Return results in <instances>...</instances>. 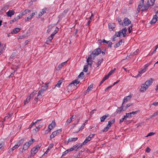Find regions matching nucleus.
<instances>
[{
	"mask_svg": "<svg viewBox=\"0 0 158 158\" xmlns=\"http://www.w3.org/2000/svg\"><path fill=\"white\" fill-rule=\"evenodd\" d=\"M154 81L152 78H150L149 80L147 81L141 85V87L140 89V91L141 92H144L148 89L153 82Z\"/></svg>",
	"mask_w": 158,
	"mask_h": 158,
	"instance_id": "obj_1",
	"label": "nucleus"
},
{
	"mask_svg": "<svg viewBox=\"0 0 158 158\" xmlns=\"http://www.w3.org/2000/svg\"><path fill=\"white\" fill-rule=\"evenodd\" d=\"M35 139H32L31 140H29L25 143L23 145L22 152H23V150L25 151L27 150L30 146L35 142Z\"/></svg>",
	"mask_w": 158,
	"mask_h": 158,
	"instance_id": "obj_2",
	"label": "nucleus"
},
{
	"mask_svg": "<svg viewBox=\"0 0 158 158\" xmlns=\"http://www.w3.org/2000/svg\"><path fill=\"white\" fill-rule=\"evenodd\" d=\"M42 144L39 143L36 145L35 147L33 148L31 150V153L33 154H35L41 147Z\"/></svg>",
	"mask_w": 158,
	"mask_h": 158,
	"instance_id": "obj_3",
	"label": "nucleus"
},
{
	"mask_svg": "<svg viewBox=\"0 0 158 158\" xmlns=\"http://www.w3.org/2000/svg\"><path fill=\"white\" fill-rule=\"evenodd\" d=\"M95 56H94L91 54L88 56V58L87 59V62L88 63V64L91 66L92 64V61L94 59Z\"/></svg>",
	"mask_w": 158,
	"mask_h": 158,
	"instance_id": "obj_4",
	"label": "nucleus"
},
{
	"mask_svg": "<svg viewBox=\"0 0 158 158\" xmlns=\"http://www.w3.org/2000/svg\"><path fill=\"white\" fill-rule=\"evenodd\" d=\"M62 131V129H60L59 130L53 132L52 134L50 136L51 139L55 137L58 134H59L60 132H61Z\"/></svg>",
	"mask_w": 158,
	"mask_h": 158,
	"instance_id": "obj_5",
	"label": "nucleus"
},
{
	"mask_svg": "<svg viewBox=\"0 0 158 158\" xmlns=\"http://www.w3.org/2000/svg\"><path fill=\"white\" fill-rule=\"evenodd\" d=\"M101 52V49L100 48H98L95 49L94 51H93L91 53V54L94 56H97Z\"/></svg>",
	"mask_w": 158,
	"mask_h": 158,
	"instance_id": "obj_6",
	"label": "nucleus"
},
{
	"mask_svg": "<svg viewBox=\"0 0 158 158\" xmlns=\"http://www.w3.org/2000/svg\"><path fill=\"white\" fill-rule=\"evenodd\" d=\"M151 6L150 5V2L149 0L147 1V2L143 6L142 9L141 10L142 12L146 10L147 11L149 7Z\"/></svg>",
	"mask_w": 158,
	"mask_h": 158,
	"instance_id": "obj_7",
	"label": "nucleus"
},
{
	"mask_svg": "<svg viewBox=\"0 0 158 158\" xmlns=\"http://www.w3.org/2000/svg\"><path fill=\"white\" fill-rule=\"evenodd\" d=\"M131 22L129 19L127 18H124L123 20V26H128L129 25Z\"/></svg>",
	"mask_w": 158,
	"mask_h": 158,
	"instance_id": "obj_8",
	"label": "nucleus"
},
{
	"mask_svg": "<svg viewBox=\"0 0 158 158\" xmlns=\"http://www.w3.org/2000/svg\"><path fill=\"white\" fill-rule=\"evenodd\" d=\"M68 61V60L66 61L62 62L59 64L56 69V70L57 71H59L60 70L63 66H64L66 64Z\"/></svg>",
	"mask_w": 158,
	"mask_h": 158,
	"instance_id": "obj_9",
	"label": "nucleus"
},
{
	"mask_svg": "<svg viewBox=\"0 0 158 158\" xmlns=\"http://www.w3.org/2000/svg\"><path fill=\"white\" fill-rule=\"evenodd\" d=\"M108 26L110 31H113L116 27L115 23H109L108 24Z\"/></svg>",
	"mask_w": 158,
	"mask_h": 158,
	"instance_id": "obj_10",
	"label": "nucleus"
},
{
	"mask_svg": "<svg viewBox=\"0 0 158 158\" xmlns=\"http://www.w3.org/2000/svg\"><path fill=\"white\" fill-rule=\"evenodd\" d=\"M124 106H123V105H122V106L118 108V109L116 110L115 113L117 114H119L122 111H124Z\"/></svg>",
	"mask_w": 158,
	"mask_h": 158,
	"instance_id": "obj_11",
	"label": "nucleus"
},
{
	"mask_svg": "<svg viewBox=\"0 0 158 158\" xmlns=\"http://www.w3.org/2000/svg\"><path fill=\"white\" fill-rule=\"evenodd\" d=\"M56 126V124L54 121H52L51 124L49 125L48 127L50 130H51L53 128L55 127Z\"/></svg>",
	"mask_w": 158,
	"mask_h": 158,
	"instance_id": "obj_12",
	"label": "nucleus"
},
{
	"mask_svg": "<svg viewBox=\"0 0 158 158\" xmlns=\"http://www.w3.org/2000/svg\"><path fill=\"white\" fill-rule=\"evenodd\" d=\"M15 13V11L13 10H9L7 12H6V14L9 17H11L12 15H14Z\"/></svg>",
	"mask_w": 158,
	"mask_h": 158,
	"instance_id": "obj_13",
	"label": "nucleus"
},
{
	"mask_svg": "<svg viewBox=\"0 0 158 158\" xmlns=\"http://www.w3.org/2000/svg\"><path fill=\"white\" fill-rule=\"evenodd\" d=\"M13 113L12 112H10L7 115L5 116L4 119V121H6L9 118H10L13 115Z\"/></svg>",
	"mask_w": 158,
	"mask_h": 158,
	"instance_id": "obj_14",
	"label": "nucleus"
},
{
	"mask_svg": "<svg viewBox=\"0 0 158 158\" xmlns=\"http://www.w3.org/2000/svg\"><path fill=\"white\" fill-rule=\"evenodd\" d=\"M147 71V70L145 69L144 68L141 69L139 72L138 74L135 77V78H137L139 77H140L141 75V74L143 73L146 72Z\"/></svg>",
	"mask_w": 158,
	"mask_h": 158,
	"instance_id": "obj_15",
	"label": "nucleus"
},
{
	"mask_svg": "<svg viewBox=\"0 0 158 158\" xmlns=\"http://www.w3.org/2000/svg\"><path fill=\"white\" fill-rule=\"evenodd\" d=\"M124 40L123 39L121 40L118 42L117 43L114 45V47L115 48H117L122 44L123 43H124Z\"/></svg>",
	"mask_w": 158,
	"mask_h": 158,
	"instance_id": "obj_16",
	"label": "nucleus"
},
{
	"mask_svg": "<svg viewBox=\"0 0 158 158\" xmlns=\"http://www.w3.org/2000/svg\"><path fill=\"white\" fill-rule=\"evenodd\" d=\"M131 98V96L129 95L126 97H125L123 99V102L122 105H123V104L125 103H126L127 101L130 100Z\"/></svg>",
	"mask_w": 158,
	"mask_h": 158,
	"instance_id": "obj_17",
	"label": "nucleus"
},
{
	"mask_svg": "<svg viewBox=\"0 0 158 158\" xmlns=\"http://www.w3.org/2000/svg\"><path fill=\"white\" fill-rule=\"evenodd\" d=\"M144 0H140V3L137 7V9L138 10H140V9L142 7L144 3Z\"/></svg>",
	"mask_w": 158,
	"mask_h": 158,
	"instance_id": "obj_18",
	"label": "nucleus"
},
{
	"mask_svg": "<svg viewBox=\"0 0 158 158\" xmlns=\"http://www.w3.org/2000/svg\"><path fill=\"white\" fill-rule=\"evenodd\" d=\"M20 29L19 28H16L14 29H13L11 31V34H16L17 33L19 32L20 30Z\"/></svg>",
	"mask_w": 158,
	"mask_h": 158,
	"instance_id": "obj_19",
	"label": "nucleus"
},
{
	"mask_svg": "<svg viewBox=\"0 0 158 158\" xmlns=\"http://www.w3.org/2000/svg\"><path fill=\"white\" fill-rule=\"evenodd\" d=\"M120 31L121 32V34H123V37H125L126 36V33L127 31V29L126 27L123 28Z\"/></svg>",
	"mask_w": 158,
	"mask_h": 158,
	"instance_id": "obj_20",
	"label": "nucleus"
},
{
	"mask_svg": "<svg viewBox=\"0 0 158 158\" xmlns=\"http://www.w3.org/2000/svg\"><path fill=\"white\" fill-rule=\"evenodd\" d=\"M109 117V115L108 114L106 115H103L100 118V121L101 122H103L105 121V120L106 119L107 117Z\"/></svg>",
	"mask_w": 158,
	"mask_h": 158,
	"instance_id": "obj_21",
	"label": "nucleus"
},
{
	"mask_svg": "<svg viewBox=\"0 0 158 158\" xmlns=\"http://www.w3.org/2000/svg\"><path fill=\"white\" fill-rule=\"evenodd\" d=\"M68 10H65L59 16L62 18L64 17L68 13Z\"/></svg>",
	"mask_w": 158,
	"mask_h": 158,
	"instance_id": "obj_22",
	"label": "nucleus"
},
{
	"mask_svg": "<svg viewBox=\"0 0 158 158\" xmlns=\"http://www.w3.org/2000/svg\"><path fill=\"white\" fill-rule=\"evenodd\" d=\"M6 48V45L4 44H2L0 42V51H4Z\"/></svg>",
	"mask_w": 158,
	"mask_h": 158,
	"instance_id": "obj_23",
	"label": "nucleus"
},
{
	"mask_svg": "<svg viewBox=\"0 0 158 158\" xmlns=\"http://www.w3.org/2000/svg\"><path fill=\"white\" fill-rule=\"evenodd\" d=\"M46 8H44L42 10V11H40L39 14V17H40L41 16L43 15L45 13H46Z\"/></svg>",
	"mask_w": 158,
	"mask_h": 158,
	"instance_id": "obj_24",
	"label": "nucleus"
},
{
	"mask_svg": "<svg viewBox=\"0 0 158 158\" xmlns=\"http://www.w3.org/2000/svg\"><path fill=\"white\" fill-rule=\"evenodd\" d=\"M115 122V119H114L111 121H108V124L107 125L110 127L111 125L114 124Z\"/></svg>",
	"mask_w": 158,
	"mask_h": 158,
	"instance_id": "obj_25",
	"label": "nucleus"
},
{
	"mask_svg": "<svg viewBox=\"0 0 158 158\" xmlns=\"http://www.w3.org/2000/svg\"><path fill=\"white\" fill-rule=\"evenodd\" d=\"M121 35V32L119 31L116 32H115V34L114 35V37H115V38L119 37Z\"/></svg>",
	"mask_w": 158,
	"mask_h": 158,
	"instance_id": "obj_26",
	"label": "nucleus"
},
{
	"mask_svg": "<svg viewBox=\"0 0 158 158\" xmlns=\"http://www.w3.org/2000/svg\"><path fill=\"white\" fill-rule=\"evenodd\" d=\"M79 81H78L77 79H76L74 81H73L70 84V85L73 84L74 85L76 86L77 84L79 83Z\"/></svg>",
	"mask_w": 158,
	"mask_h": 158,
	"instance_id": "obj_27",
	"label": "nucleus"
},
{
	"mask_svg": "<svg viewBox=\"0 0 158 158\" xmlns=\"http://www.w3.org/2000/svg\"><path fill=\"white\" fill-rule=\"evenodd\" d=\"M24 141V140L23 139H21L17 142L16 144L19 147L21 144L23 143Z\"/></svg>",
	"mask_w": 158,
	"mask_h": 158,
	"instance_id": "obj_28",
	"label": "nucleus"
},
{
	"mask_svg": "<svg viewBox=\"0 0 158 158\" xmlns=\"http://www.w3.org/2000/svg\"><path fill=\"white\" fill-rule=\"evenodd\" d=\"M103 61V59L102 58H101L98 60L97 63L96 64L97 65V67L100 65L101 64L102 62Z\"/></svg>",
	"mask_w": 158,
	"mask_h": 158,
	"instance_id": "obj_29",
	"label": "nucleus"
},
{
	"mask_svg": "<svg viewBox=\"0 0 158 158\" xmlns=\"http://www.w3.org/2000/svg\"><path fill=\"white\" fill-rule=\"evenodd\" d=\"M157 18L154 16H153V18L151 20L150 23L152 24V23H155L157 21Z\"/></svg>",
	"mask_w": 158,
	"mask_h": 158,
	"instance_id": "obj_30",
	"label": "nucleus"
},
{
	"mask_svg": "<svg viewBox=\"0 0 158 158\" xmlns=\"http://www.w3.org/2000/svg\"><path fill=\"white\" fill-rule=\"evenodd\" d=\"M78 138L77 137L70 138L68 139V142H71L72 141H75Z\"/></svg>",
	"mask_w": 158,
	"mask_h": 158,
	"instance_id": "obj_31",
	"label": "nucleus"
},
{
	"mask_svg": "<svg viewBox=\"0 0 158 158\" xmlns=\"http://www.w3.org/2000/svg\"><path fill=\"white\" fill-rule=\"evenodd\" d=\"M91 139H90V138L89 137H87L86 138L84 142L83 143V144L85 145Z\"/></svg>",
	"mask_w": 158,
	"mask_h": 158,
	"instance_id": "obj_32",
	"label": "nucleus"
},
{
	"mask_svg": "<svg viewBox=\"0 0 158 158\" xmlns=\"http://www.w3.org/2000/svg\"><path fill=\"white\" fill-rule=\"evenodd\" d=\"M49 84V83H47L46 84L42 86L41 89H43L44 90H46L48 88V85Z\"/></svg>",
	"mask_w": 158,
	"mask_h": 158,
	"instance_id": "obj_33",
	"label": "nucleus"
},
{
	"mask_svg": "<svg viewBox=\"0 0 158 158\" xmlns=\"http://www.w3.org/2000/svg\"><path fill=\"white\" fill-rule=\"evenodd\" d=\"M18 17H15L14 19L10 21V23L12 24L13 23L15 22L16 21L19 19V18H18Z\"/></svg>",
	"mask_w": 158,
	"mask_h": 158,
	"instance_id": "obj_34",
	"label": "nucleus"
},
{
	"mask_svg": "<svg viewBox=\"0 0 158 158\" xmlns=\"http://www.w3.org/2000/svg\"><path fill=\"white\" fill-rule=\"evenodd\" d=\"M31 98L29 96L27 97L26 99L24 101V104L26 105L30 101Z\"/></svg>",
	"mask_w": 158,
	"mask_h": 158,
	"instance_id": "obj_35",
	"label": "nucleus"
},
{
	"mask_svg": "<svg viewBox=\"0 0 158 158\" xmlns=\"http://www.w3.org/2000/svg\"><path fill=\"white\" fill-rule=\"evenodd\" d=\"M132 117L133 116L131 112L126 113V115L125 116V117H126V118H130Z\"/></svg>",
	"mask_w": 158,
	"mask_h": 158,
	"instance_id": "obj_36",
	"label": "nucleus"
},
{
	"mask_svg": "<svg viewBox=\"0 0 158 158\" xmlns=\"http://www.w3.org/2000/svg\"><path fill=\"white\" fill-rule=\"evenodd\" d=\"M19 147V146L16 144L12 148L9 150V151L12 152L15 149L18 148Z\"/></svg>",
	"mask_w": 158,
	"mask_h": 158,
	"instance_id": "obj_37",
	"label": "nucleus"
},
{
	"mask_svg": "<svg viewBox=\"0 0 158 158\" xmlns=\"http://www.w3.org/2000/svg\"><path fill=\"white\" fill-rule=\"evenodd\" d=\"M45 90L43 89H41L39 91L38 93V96H39L40 97L42 96V94H43Z\"/></svg>",
	"mask_w": 158,
	"mask_h": 158,
	"instance_id": "obj_38",
	"label": "nucleus"
},
{
	"mask_svg": "<svg viewBox=\"0 0 158 158\" xmlns=\"http://www.w3.org/2000/svg\"><path fill=\"white\" fill-rule=\"evenodd\" d=\"M53 28V26L52 25H49L48 27V29L47 30V32L48 33L51 31L52 30Z\"/></svg>",
	"mask_w": 158,
	"mask_h": 158,
	"instance_id": "obj_39",
	"label": "nucleus"
},
{
	"mask_svg": "<svg viewBox=\"0 0 158 158\" xmlns=\"http://www.w3.org/2000/svg\"><path fill=\"white\" fill-rule=\"evenodd\" d=\"M88 69V65H84V69L83 71L85 73L87 72Z\"/></svg>",
	"mask_w": 158,
	"mask_h": 158,
	"instance_id": "obj_40",
	"label": "nucleus"
},
{
	"mask_svg": "<svg viewBox=\"0 0 158 158\" xmlns=\"http://www.w3.org/2000/svg\"><path fill=\"white\" fill-rule=\"evenodd\" d=\"M59 30L58 28L56 27L55 28V30L54 31V32L52 33L51 34L52 36H54V35L58 32Z\"/></svg>",
	"mask_w": 158,
	"mask_h": 158,
	"instance_id": "obj_41",
	"label": "nucleus"
},
{
	"mask_svg": "<svg viewBox=\"0 0 158 158\" xmlns=\"http://www.w3.org/2000/svg\"><path fill=\"white\" fill-rule=\"evenodd\" d=\"M132 105V103H129V104H127L125 106H124V110L125 111L126 110L127 108H128L130 106H131Z\"/></svg>",
	"mask_w": 158,
	"mask_h": 158,
	"instance_id": "obj_42",
	"label": "nucleus"
},
{
	"mask_svg": "<svg viewBox=\"0 0 158 158\" xmlns=\"http://www.w3.org/2000/svg\"><path fill=\"white\" fill-rule=\"evenodd\" d=\"M118 21L119 24L120 25H122L123 26V22H122V20L120 18H118Z\"/></svg>",
	"mask_w": 158,
	"mask_h": 158,
	"instance_id": "obj_43",
	"label": "nucleus"
},
{
	"mask_svg": "<svg viewBox=\"0 0 158 158\" xmlns=\"http://www.w3.org/2000/svg\"><path fill=\"white\" fill-rule=\"evenodd\" d=\"M158 115V110L154 112L153 114L151 116V118H152L154 117L157 115Z\"/></svg>",
	"mask_w": 158,
	"mask_h": 158,
	"instance_id": "obj_44",
	"label": "nucleus"
},
{
	"mask_svg": "<svg viewBox=\"0 0 158 158\" xmlns=\"http://www.w3.org/2000/svg\"><path fill=\"white\" fill-rule=\"evenodd\" d=\"M76 145H77V148L78 149L81 148L83 145H85L84 144H83V143L81 144L77 143Z\"/></svg>",
	"mask_w": 158,
	"mask_h": 158,
	"instance_id": "obj_45",
	"label": "nucleus"
},
{
	"mask_svg": "<svg viewBox=\"0 0 158 158\" xmlns=\"http://www.w3.org/2000/svg\"><path fill=\"white\" fill-rule=\"evenodd\" d=\"M32 18V17L31 16H30V15L28 16L25 19V22H27V21H28V20H30Z\"/></svg>",
	"mask_w": 158,
	"mask_h": 158,
	"instance_id": "obj_46",
	"label": "nucleus"
},
{
	"mask_svg": "<svg viewBox=\"0 0 158 158\" xmlns=\"http://www.w3.org/2000/svg\"><path fill=\"white\" fill-rule=\"evenodd\" d=\"M5 145V142H2L0 143V149H2L3 148V147Z\"/></svg>",
	"mask_w": 158,
	"mask_h": 158,
	"instance_id": "obj_47",
	"label": "nucleus"
},
{
	"mask_svg": "<svg viewBox=\"0 0 158 158\" xmlns=\"http://www.w3.org/2000/svg\"><path fill=\"white\" fill-rule=\"evenodd\" d=\"M62 83V81H60V80L58 82L57 84L55 85V86L56 87V86L60 87V85H61Z\"/></svg>",
	"mask_w": 158,
	"mask_h": 158,
	"instance_id": "obj_48",
	"label": "nucleus"
},
{
	"mask_svg": "<svg viewBox=\"0 0 158 158\" xmlns=\"http://www.w3.org/2000/svg\"><path fill=\"white\" fill-rule=\"evenodd\" d=\"M110 128V127H109L108 125H107V127H105L104 128V130H103V132H105V131L106 132V131H107Z\"/></svg>",
	"mask_w": 158,
	"mask_h": 158,
	"instance_id": "obj_49",
	"label": "nucleus"
},
{
	"mask_svg": "<svg viewBox=\"0 0 158 158\" xmlns=\"http://www.w3.org/2000/svg\"><path fill=\"white\" fill-rule=\"evenodd\" d=\"M72 120L71 119H69L67 120L66 123V125H68L71 122Z\"/></svg>",
	"mask_w": 158,
	"mask_h": 158,
	"instance_id": "obj_50",
	"label": "nucleus"
},
{
	"mask_svg": "<svg viewBox=\"0 0 158 158\" xmlns=\"http://www.w3.org/2000/svg\"><path fill=\"white\" fill-rule=\"evenodd\" d=\"M36 123L35 122H32V123L29 125V127L28 129H30L34 125H35Z\"/></svg>",
	"mask_w": 158,
	"mask_h": 158,
	"instance_id": "obj_51",
	"label": "nucleus"
},
{
	"mask_svg": "<svg viewBox=\"0 0 158 158\" xmlns=\"http://www.w3.org/2000/svg\"><path fill=\"white\" fill-rule=\"evenodd\" d=\"M92 89H93V85H91L88 87V88L87 90V91L89 92L90 90H91Z\"/></svg>",
	"mask_w": 158,
	"mask_h": 158,
	"instance_id": "obj_52",
	"label": "nucleus"
},
{
	"mask_svg": "<svg viewBox=\"0 0 158 158\" xmlns=\"http://www.w3.org/2000/svg\"><path fill=\"white\" fill-rule=\"evenodd\" d=\"M155 0H150V5L151 6H153L154 4Z\"/></svg>",
	"mask_w": 158,
	"mask_h": 158,
	"instance_id": "obj_53",
	"label": "nucleus"
},
{
	"mask_svg": "<svg viewBox=\"0 0 158 158\" xmlns=\"http://www.w3.org/2000/svg\"><path fill=\"white\" fill-rule=\"evenodd\" d=\"M150 65V63H148V64H145L144 66V68L145 69H146V70H147V69L148 67Z\"/></svg>",
	"mask_w": 158,
	"mask_h": 158,
	"instance_id": "obj_54",
	"label": "nucleus"
},
{
	"mask_svg": "<svg viewBox=\"0 0 158 158\" xmlns=\"http://www.w3.org/2000/svg\"><path fill=\"white\" fill-rule=\"evenodd\" d=\"M53 37H54V36H52V35H51L50 36H49L48 38V40H49L51 41V40H52V39H53Z\"/></svg>",
	"mask_w": 158,
	"mask_h": 158,
	"instance_id": "obj_55",
	"label": "nucleus"
},
{
	"mask_svg": "<svg viewBox=\"0 0 158 158\" xmlns=\"http://www.w3.org/2000/svg\"><path fill=\"white\" fill-rule=\"evenodd\" d=\"M35 94V93L33 92L29 96V97H30V98H32L33 97L34 95Z\"/></svg>",
	"mask_w": 158,
	"mask_h": 158,
	"instance_id": "obj_56",
	"label": "nucleus"
},
{
	"mask_svg": "<svg viewBox=\"0 0 158 158\" xmlns=\"http://www.w3.org/2000/svg\"><path fill=\"white\" fill-rule=\"evenodd\" d=\"M128 32L130 33L132 31V26L129 27L128 28Z\"/></svg>",
	"mask_w": 158,
	"mask_h": 158,
	"instance_id": "obj_57",
	"label": "nucleus"
},
{
	"mask_svg": "<svg viewBox=\"0 0 158 158\" xmlns=\"http://www.w3.org/2000/svg\"><path fill=\"white\" fill-rule=\"evenodd\" d=\"M53 146L54 144L53 143L49 145L48 148L51 150L53 148Z\"/></svg>",
	"mask_w": 158,
	"mask_h": 158,
	"instance_id": "obj_58",
	"label": "nucleus"
},
{
	"mask_svg": "<svg viewBox=\"0 0 158 158\" xmlns=\"http://www.w3.org/2000/svg\"><path fill=\"white\" fill-rule=\"evenodd\" d=\"M139 111V110L136 111H133L131 112L132 115L133 116L135 114H136Z\"/></svg>",
	"mask_w": 158,
	"mask_h": 158,
	"instance_id": "obj_59",
	"label": "nucleus"
},
{
	"mask_svg": "<svg viewBox=\"0 0 158 158\" xmlns=\"http://www.w3.org/2000/svg\"><path fill=\"white\" fill-rule=\"evenodd\" d=\"M151 150V149L149 148V147H147L145 151L147 153H149L150 152Z\"/></svg>",
	"mask_w": 158,
	"mask_h": 158,
	"instance_id": "obj_60",
	"label": "nucleus"
},
{
	"mask_svg": "<svg viewBox=\"0 0 158 158\" xmlns=\"http://www.w3.org/2000/svg\"><path fill=\"white\" fill-rule=\"evenodd\" d=\"M155 134V133L153 132H150L149 133H148V135L147 136L148 137L149 136H151Z\"/></svg>",
	"mask_w": 158,
	"mask_h": 158,
	"instance_id": "obj_61",
	"label": "nucleus"
},
{
	"mask_svg": "<svg viewBox=\"0 0 158 158\" xmlns=\"http://www.w3.org/2000/svg\"><path fill=\"white\" fill-rule=\"evenodd\" d=\"M74 150H75L76 151H77L78 149L77 148V145L76 144L73 147Z\"/></svg>",
	"mask_w": 158,
	"mask_h": 158,
	"instance_id": "obj_62",
	"label": "nucleus"
},
{
	"mask_svg": "<svg viewBox=\"0 0 158 158\" xmlns=\"http://www.w3.org/2000/svg\"><path fill=\"white\" fill-rule=\"evenodd\" d=\"M84 75V73L83 72H81L80 73V74L78 75V77H83V76Z\"/></svg>",
	"mask_w": 158,
	"mask_h": 158,
	"instance_id": "obj_63",
	"label": "nucleus"
},
{
	"mask_svg": "<svg viewBox=\"0 0 158 158\" xmlns=\"http://www.w3.org/2000/svg\"><path fill=\"white\" fill-rule=\"evenodd\" d=\"M41 97H40V96H38V95H37V97H36V98H35V102H37L38 101V100L39 98H40Z\"/></svg>",
	"mask_w": 158,
	"mask_h": 158,
	"instance_id": "obj_64",
	"label": "nucleus"
}]
</instances>
